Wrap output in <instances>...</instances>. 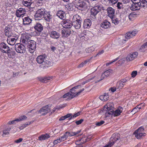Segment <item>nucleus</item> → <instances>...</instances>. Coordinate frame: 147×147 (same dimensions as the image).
<instances>
[{"instance_id": "nucleus-55", "label": "nucleus", "mask_w": 147, "mask_h": 147, "mask_svg": "<svg viewBox=\"0 0 147 147\" xmlns=\"http://www.w3.org/2000/svg\"><path fill=\"white\" fill-rule=\"evenodd\" d=\"M105 123L103 121H101L100 122H97L96 123V125L97 126H100Z\"/></svg>"}, {"instance_id": "nucleus-21", "label": "nucleus", "mask_w": 147, "mask_h": 147, "mask_svg": "<svg viewBox=\"0 0 147 147\" xmlns=\"http://www.w3.org/2000/svg\"><path fill=\"white\" fill-rule=\"evenodd\" d=\"M139 3H133L130 7V9L133 11L140 9L141 6Z\"/></svg>"}, {"instance_id": "nucleus-8", "label": "nucleus", "mask_w": 147, "mask_h": 147, "mask_svg": "<svg viewBox=\"0 0 147 147\" xmlns=\"http://www.w3.org/2000/svg\"><path fill=\"white\" fill-rule=\"evenodd\" d=\"M113 73V70L111 69H108L104 73L102 74L101 77L100 79L95 82V83L99 82L101 80H102L104 79L107 77L110 74H112Z\"/></svg>"}, {"instance_id": "nucleus-12", "label": "nucleus", "mask_w": 147, "mask_h": 147, "mask_svg": "<svg viewBox=\"0 0 147 147\" xmlns=\"http://www.w3.org/2000/svg\"><path fill=\"white\" fill-rule=\"evenodd\" d=\"M114 104L113 103L110 102L107 104L104 108V110L105 111V114L106 113H108V112H110L111 111L113 110L114 108Z\"/></svg>"}, {"instance_id": "nucleus-64", "label": "nucleus", "mask_w": 147, "mask_h": 147, "mask_svg": "<svg viewBox=\"0 0 147 147\" xmlns=\"http://www.w3.org/2000/svg\"><path fill=\"white\" fill-rule=\"evenodd\" d=\"M109 2H111L112 4H115L116 3L118 0H109Z\"/></svg>"}, {"instance_id": "nucleus-52", "label": "nucleus", "mask_w": 147, "mask_h": 147, "mask_svg": "<svg viewBox=\"0 0 147 147\" xmlns=\"http://www.w3.org/2000/svg\"><path fill=\"white\" fill-rule=\"evenodd\" d=\"M144 128L142 127H141L136 130L135 132V133H138V132H139L140 133H142V132L144 131Z\"/></svg>"}, {"instance_id": "nucleus-42", "label": "nucleus", "mask_w": 147, "mask_h": 147, "mask_svg": "<svg viewBox=\"0 0 147 147\" xmlns=\"http://www.w3.org/2000/svg\"><path fill=\"white\" fill-rule=\"evenodd\" d=\"M95 49L93 46H92L89 48L86 49L85 51L86 53H90L94 51Z\"/></svg>"}, {"instance_id": "nucleus-58", "label": "nucleus", "mask_w": 147, "mask_h": 147, "mask_svg": "<svg viewBox=\"0 0 147 147\" xmlns=\"http://www.w3.org/2000/svg\"><path fill=\"white\" fill-rule=\"evenodd\" d=\"M83 121L84 120L83 119H81L79 120L76 121L75 123L77 125H78L81 124Z\"/></svg>"}, {"instance_id": "nucleus-63", "label": "nucleus", "mask_w": 147, "mask_h": 147, "mask_svg": "<svg viewBox=\"0 0 147 147\" xmlns=\"http://www.w3.org/2000/svg\"><path fill=\"white\" fill-rule=\"evenodd\" d=\"M59 139H60V140L61 142L64 141L67 139L65 138V137L63 136H61L59 138Z\"/></svg>"}, {"instance_id": "nucleus-35", "label": "nucleus", "mask_w": 147, "mask_h": 147, "mask_svg": "<svg viewBox=\"0 0 147 147\" xmlns=\"http://www.w3.org/2000/svg\"><path fill=\"white\" fill-rule=\"evenodd\" d=\"M32 3V0H23V4L25 6L28 7Z\"/></svg>"}, {"instance_id": "nucleus-62", "label": "nucleus", "mask_w": 147, "mask_h": 147, "mask_svg": "<svg viewBox=\"0 0 147 147\" xmlns=\"http://www.w3.org/2000/svg\"><path fill=\"white\" fill-rule=\"evenodd\" d=\"M23 140V139L22 138H20L18 140H15V142L16 143H18L21 142Z\"/></svg>"}, {"instance_id": "nucleus-41", "label": "nucleus", "mask_w": 147, "mask_h": 147, "mask_svg": "<svg viewBox=\"0 0 147 147\" xmlns=\"http://www.w3.org/2000/svg\"><path fill=\"white\" fill-rule=\"evenodd\" d=\"M51 78L50 77H45L44 78H41L39 79V80L43 82H46L47 80H50Z\"/></svg>"}, {"instance_id": "nucleus-16", "label": "nucleus", "mask_w": 147, "mask_h": 147, "mask_svg": "<svg viewBox=\"0 0 147 147\" xmlns=\"http://www.w3.org/2000/svg\"><path fill=\"white\" fill-rule=\"evenodd\" d=\"M30 37L28 35H26L24 36L21 38V41L22 43L24 44L26 46L28 44V40H29Z\"/></svg>"}, {"instance_id": "nucleus-45", "label": "nucleus", "mask_w": 147, "mask_h": 147, "mask_svg": "<svg viewBox=\"0 0 147 147\" xmlns=\"http://www.w3.org/2000/svg\"><path fill=\"white\" fill-rule=\"evenodd\" d=\"M16 52L14 51H12L8 55V57L9 58H13L16 55Z\"/></svg>"}, {"instance_id": "nucleus-50", "label": "nucleus", "mask_w": 147, "mask_h": 147, "mask_svg": "<svg viewBox=\"0 0 147 147\" xmlns=\"http://www.w3.org/2000/svg\"><path fill=\"white\" fill-rule=\"evenodd\" d=\"M81 112H79L75 114L74 115L71 116V117L69 119V120H70L72 119L73 118L76 117L79 115Z\"/></svg>"}, {"instance_id": "nucleus-25", "label": "nucleus", "mask_w": 147, "mask_h": 147, "mask_svg": "<svg viewBox=\"0 0 147 147\" xmlns=\"http://www.w3.org/2000/svg\"><path fill=\"white\" fill-rule=\"evenodd\" d=\"M52 65V63L49 61L45 60L43 62V64L40 65V66L42 68H46L50 67Z\"/></svg>"}, {"instance_id": "nucleus-30", "label": "nucleus", "mask_w": 147, "mask_h": 147, "mask_svg": "<svg viewBox=\"0 0 147 147\" xmlns=\"http://www.w3.org/2000/svg\"><path fill=\"white\" fill-rule=\"evenodd\" d=\"M99 98L102 101H106L109 98L108 94L107 93H105L103 95L100 96L99 97Z\"/></svg>"}, {"instance_id": "nucleus-11", "label": "nucleus", "mask_w": 147, "mask_h": 147, "mask_svg": "<svg viewBox=\"0 0 147 147\" xmlns=\"http://www.w3.org/2000/svg\"><path fill=\"white\" fill-rule=\"evenodd\" d=\"M50 37L53 39H58L60 36V33L54 30L50 31L49 32Z\"/></svg>"}, {"instance_id": "nucleus-2", "label": "nucleus", "mask_w": 147, "mask_h": 147, "mask_svg": "<svg viewBox=\"0 0 147 147\" xmlns=\"http://www.w3.org/2000/svg\"><path fill=\"white\" fill-rule=\"evenodd\" d=\"M81 18L79 15L78 14L75 15L72 19V26L76 29H79L81 26Z\"/></svg>"}, {"instance_id": "nucleus-59", "label": "nucleus", "mask_w": 147, "mask_h": 147, "mask_svg": "<svg viewBox=\"0 0 147 147\" xmlns=\"http://www.w3.org/2000/svg\"><path fill=\"white\" fill-rule=\"evenodd\" d=\"M60 142H61V141L60 140V139L59 138L54 140L53 143L54 145H55L57 144L58 143H60Z\"/></svg>"}, {"instance_id": "nucleus-47", "label": "nucleus", "mask_w": 147, "mask_h": 147, "mask_svg": "<svg viewBox=\"0 0 147 147\" xmlns=\"http://www.w3.org/2000/svg\"><path fill=\"white\" fill-rule=\"evenodd\" d=\"M125 38H125L122 39L120 38L119 40V42L120 44H122L124 43L126 41L128 40Z\"/></svg>"}, {"instance_id": "nucleus-54", "label": "nucleus", "mask_w": 147, "mask_h": 147, "mask_svg": "<svg viewBox=\"0 0 147 147\" xmlns=\"http://www.w3.org/2000/svg\"><path fill=\"white\" fill-rule=\"evenodd\" d=\"M70 93H69V92H67V93L65 94L63 96V97L64 98H66L67 96H68L69 97L68 98H67V100H69V98L70 97Z\"/></svg>"}, {"instance_id": "nucleus-60", "label": "nucleus", "mask_w": 147, "mask_h": 147, "mask_svg": "<svg viewBox=\"0 0 147 147\" xmlns=\"http://www.w3.org/2000/svg\"><path fill=\"white\" fill-rule=\"evenodd\" d=\"M134 15V14L133 13H130L129 16L128 17H129V19L130 20H131L133 18V17Z\"/></svg>"}, {"instance_id": "nucleus-14", "label": "nucleus", "mask_w": 147, "mask_h": 147, "mask_svg": "<svg viewBox=\"0 0 147 147\" xmlns=\"http://www.w3.org/2000/svg\"><path fill=\"white\" fill-rule=\"evenodd\" d=\"M138 54V53L135 52L132 53L127 55L126 59L127 61H129L132 60L137 57Z\"/></svg>"}, {"instance_id": "nucleus-48", "label": "nucleus", "mask_w": 147, "mask_h": 147, "mask_svg": "<svg viewBox=\"0 0 147 147\" xmlns=\"http://www.w3.org/2000/svg\"><path fill=\"white\" fill-rule=\"evenodd\" d=\"M20 11V12L21 13V15H23L25 13L26 11L25 9L22 8H20L18 9Z\"/></svg>"}, {"instance_id": "nucleus-44", "label": "nucleus", "mask_w": 147, "mask_h": 147, "mask_svg": "<svg viewBox=\"0 0 147 147\" xmlns=\"http://www.w3.org/2000/svg\"><path fill=\"white\" fill-rule=\"evenodd\" d=\"M117 7L119 9H123L124 8L123 3L120 2H118L117 3Z\"/></svg>"}, {"instance_id": "nucleus-27", "label": "nucleus", "mask_w": 147, "mask_h": 147, "mask_svg": "<svg viewBox=\"0 0 147 147\" xmlns=\"http://www.w3.org/2000/svg\"><path fill=\"white\" fill-rule=\"evenodd\" d=\"M110 26V23L106 20H105L101 24V27L104 28H108Z\"/></svg>"}, {"instance_id": "nucleus-20", "label": "nucleus", "mask_w": 147, "mask_h": 147, "mask_svg": "<svg viewBox=\"0 0 147 147\" xmlns=\"http://www.w3.org/2000/svg\"><path fill=\"white\" fill-rule=\"evenodd\" d=\"M9 47L4 42L0 44V50L3 53H5L7 50L9 48Z\"/></svg>"}, {"instance_id": "nucleus-56", "label": "nucleus", "mask_w": 147, "mask_h": 147, "mask_svg": "<svg viewBox=\"0 0 147 147\" xmlns=\"http://www.w3.org/2000/svg\"><path fill=\"white\" fill-rule=\"evenodd\" d=\"M16 15L18 17H20L22 16V15H21V13L20 12V11L18 9L16 11Z\"/></svg>"}, {"instance_id": "nucleus-43", "label": "nucleus", "mask_w": 147, "mask_h": 147, "mask_svg": "<svg viewBox=\"0 0 147 147\" xmlns=\"http://www.w3.org/2000/svg\"><path fill=\"white\" fill-rule=\"evenodd\" d=\"M11 129V128H7L3 130V134L2 135V136H3V135H6L8 134Z\"/></svg>"}, {"instance_id": "nucleus-28", "label": "nucleus", "mask_w": 147, "mask_h": 147, "mask_svg": "<svg viewBox=\"0 0 147 147\" xmlns=\"http://www.w3.org/2000/svg\"><path fill=\"white\" fill-rule=\"evenodd\" d=\"M43 18H44L46 21L49 22L51 20L52 18V16L50 14L49 12L47 11V13H45Z\"/></svg>"}, {"instance_id": "nucleus-39", "label": "nucleus", "mask_w": 147, "mask_h": 147, "mask_svg": "<svg viewBox=\"0 0 147 147\" xmlns=\"http://www.w3.org/2000/svg\"><path fill=\"white\" fill-rule=\"evenodd\" d=\"M112 18V23H114L115 25H117L120 23V20L117 18L113 17Z\"/></svg>"}, {"instance_id": "nucleus-13", "label": "nucleus", "mask_w": 147, "mask_h": 147, "mask_svg": "<svg viewBox=\"0 0 147 147\" xmlns=\"http://www.w3.org/2000/svg\"><path fill=\"white\" fill-rule=\"evenodd\" d=\"M18 37L17 36H14L13 37H8L7 40L8 43L11 45H13L15 44L16 41L17 40Z\"/></svg>"}, {"instance_id": "nucleus-53", "label": "nucleus", "mask_w": 147, "mask_h": 147, "mask_svg": "<svg viewBox=\"0 0 147 147\" xmlns=\"http://www.w3.org/2000/svg\"><path fill=\"white\" fill-rule=\"evenodd\" d=\"M66 104H63V105H60L55 107L56 109L57 110H59L60 109L63 108L66 106Z\"/></svg>"}, {"instance_id": "nucleus-57", "label": "nucleus", "mask_w": 147, "mask_h": 147, "mask_svg": "<svg viewBox=\"0 0 147 147\" xmlns=\"http://www.w3.org/2000/svg\"><path fill=\"white\" fill-rule=\"evenodd\" d=\"M137 74V72L136 71H133L131 74V76L132 77L134 78Z\"/></svg>"}, {"instance_id": "nucleus-19", "label": "nucleus", "mask_w": 147, "mask_h": 147, "mask_svg": "<svg viewBox=\"0 0 147 147\" xmlns=\"http://www.w3.org/2000/svg\"><path fill=\"white\" fill-rule=\"evenodd\" d=\"M63 26L65 28H70L72 26V23L69 20H66L63 22Z\"/></svg>"}, {"instance_id": "nucleus-17", "label": "nucleus", "mask_w": 147, "mask_h": 147, "mask_svg": "<svg viewBox=\"0 0 147 147\" xmlns=\"http://www.w3.org/2000/svg\"><path fill=\"white\" fill-rule=\"evenodd\" d=\"M107 12L108 16L111 18H112L115 15V10L112 8L109 7L107 8Z\"/></svg>"}, {"instance_id": "nucleus-18", "label": "nucleus", "mask_w": 147, "mask_h": 147, "mask_svg": "<svg viewBox=\"0 0 147 147\" xmlns=\"http://www.w3.org/2000/svg\"><path fill=\"white\" fill-rule=\"evenodd\" d=\"M45 59V57L43 55H39L36 58L37 63L40 64H43Z\"/></svg>"}, {"instance_id": "nucleus-26", "label": "nucleus", "mask_w": 147, "mask_h": 147, "mask_svg": "<svg viewBox=\"0 0 147 147\" xmlns=\"http://www.w3.org/2000/svg\"><path fill=\"white\" fill-rule=\"evenodd\" d=\"M57 16L61 19L64 20L65 19V15L63 11H58L57 13Z\"/></svg>"}, {"instance_id": "nucleus-6", "label": "nucleus", "mask_w": 147, "mask_h": 147, "mask_svg": "<svg viewBox=\"0 0 147 147\" xmlns=\"http://www.w3.org/2000/svg\"><path fill=\"white\" fill-rule=\"evenodd\" d=\"M26 46L29 49V50L30 52L33 53L36 48V42L34 40H29Z\"/></svg>"}, {"instance_id": "nucleus-10", "label": "nucleus", "mask_w": 147, "mask_h": 147, "mask_svg": "<svg viewBox=\"0 0 147 147\" xmlns=\"http://www.w3.org/2000/svg\"><path fill=\"white\" fill-rule=\"evenodd\" d=\"M101 10L100 8L99 5L95 6L92 8L91 10V15L94 18H96V16Z\"/></svg>"}, {"instance_id": "nucleus-23", "label": "nucleus", "mask_w": 147, "mask_h": 147, "mask_svg": "<svg viewBox=\"0 0 147 147\" xmlns=\"http://www.w3.org/2000/svg\"><path fill=\"white\" fill-rule=\"evenodd\" d=\"M91 21L89 19L85 20L84 23V28H88L91 25Z\"/></svg>"}, {"instance_id": "nucleus-38", "label": "nucleus", "mask_w": 147, "mask_h": 147, "mask_svg": "<svg viewBox=\"0 0 147 147\" xmlns=\"http://www.w3.org/2000/svg\"><path fill=\"white\" fill-rule=\"evenodd\" d=\"M141 109L140 105H139L135 108L133 109L131 111V112L132 113V114H134L135 113L138 112V111L140 109Z\"/></svg>"}, {"instance_id": "nucleus-49", "label": "nucleus", "mask_w": 147, "mask_h": 147, "mask_svg": "<svg viewBox=\"0 0 147 147\" xmlns=\"http://www.w3.org/2000/svg\"><path fill=\"white\" fill-rule=\"evenodd\" d=\"M30 123H26L24 124L23 125H22L20 126L19 127V128L21 130L22 129L26 127V125H30Z\"/></svg>"}, {"instance_id": "nucleus-40", "label": "nucleus", "mask_w": 147, "mask_h": 147, "mask_svg": "<svg viewBox=\"0 0 147 147\" xmlns=\"http://www.w3.org/2000/svg\"><path fill=\"white\" fill-rule=\"evenodd\" d=\"M140 50H142L141 51L142 52H144L147 50V43L146 42L144 43L141 46Z\"/></svg>"}, {"instance_id": "nucleus-3", "label": "nucleus", "mask_w": 147, "mask_h": 147, "mask_svg": "<svg viewBox=\"0 0 147 147\" xmlns=\"http://www.w3.org/2000/svg\"><path fill=\"white\" fill-rule=\"evenodd\" d=\"M47 11L44 8L39 9L36 11L34 15V18L36 20H38L42 19L43 18L46 13H47Z\"/></svg>"}, {"instance_id": "nucleus-51", "label": "nucleus", "mask_w": 147, "mask_h": 147, "mask_svg": "<svg viewBox=\"0 0 147 147\" xmlns=\"http://www.w3.org/2000/svg\"><path fill=\"white\" fill-rule=\"evenodd\" d=\"M27 117L24 115L21 117L19 119H17L18 121H19L26 120Z\"/></svg>"}, {"instance_id": "nucleus-32", "label": "nucleus", "mask_w": 147, "mask_h": 147, "mask_svg": "<svg viewBox=\"0 0 147 147\" xmlns=\"http://www.w3.org/2000/svg\"><path fill=\"white\" fill-rule=\"evenodd\" d=\"M32 20L28 17H25L23 19V23L24 25L30 24L32 22Z\"/></svg>"}, {"instance_id": "nucleus-7", "label": "nucleus", "mask_w": 147, "mask_h": 147, "mask_svg": "<svg viewBox=\"0 0 147 147\" xmlns=\"http://www.w3.org/2000/svg\"><path fill=\"white\" fill-rule=\"evenodd\" d=\"M26 46L24 44L21 45L19 43H17L15 45V49L17 52L23 53H25Z\"/></svg>"}, {"instance_id": "nucleus-29", "label": "nucleus", "mask_w": 147, "mask_h": 147, "mask_svg": "<svg viewBox=\"0 0 147 147\" xmlns=\"http://www.w3.org/2000/svg\"><path fill=\"white\" fill-rule=\"evenodd\" d=\"M62 33L63 37H68L71 33V31L70 29L62 30Z\"/></svg>"}, {"instance_id": "nucleus-46", "label": "nucleus", "mask_w": 147, "mask_h": 147, "mask_svg": "<svg viewBox=\"0 0 147 147\" xmlns=\"http://www.w3.org/2000/svg\"><path fill=\"white\" fill-rule=\"evenodd\" d=\"M61 127H57V128L55 129L54 130L53 133H55L56 134H58L60 132L61 130Z\"/></svg>"}, {"instance_id": "nucleus-61", "label": "nucleus", "mask_w": 147, "mask_h": 147, "mask_svg": "<svg viewBox=\"0 0 147 147\" xmlns=\"http://www.w3.org/2000/svg\"><path fill=\"white\" fill-rule=\"evenodd\" d=\"M12 51L10 49L9 47V48L7 50V51H5V53H7L8 55H9V54L11 53V52H12Z\"/></svg>"}, {"instance_id": "nucleus-36", "label": "nucleus", "mask_w": 147, "mask_h": 147, "mask_svg": "<svg viewBox=\"0 0 147 147\" xmlns=\"http://www.w3.org/2000/svg\"><path fill=\"white\" fill-rule=\"evenodd\" d=\"M80 130H79L76 132H72V133H70L69 132L67 131L66 132V134H67L68 137H70L78 134L80 132Z\"/></svg>"}, {"instance_id": "nucleus-22", "label": "nucleus", "mask_w": 147, "mask_h": 147, "mask_svg": "<svg viewBox=\"0 0 147 147\" xmlns=\"http://www.w3.org/2000/svg\"><path fill=\"white\" fill-rule=\"evenodd\" d=\"M137 31L136 30H134L132 32H129L127 33L125 35V38L129 39L131 38L133 36L135 35L137 33Z\"/></svg>"}, {"instance_id": "nucleus-33", "label": "nucleus", "mask_w": 147, "mask_h": 147, "mask_svg": "<svg viewBox=\"0 0 147 147\" xmlns=\"http://www.w3.org/2000/svg\"><path fill=\"white\" fill-rule=\"evenodd\" d=\"M127 80L125 79H123L121 80L117 84H119V87L122 88L125 85V83L127 82Z\"/></svg>"}, {"instance_id": "nucleus-31", "label": "nucleus", "mask_w": 147, "mask_h": 147, "mask_svg": "<svg viewBox=\"0 0 147 147\" xmlns=\"http://www.w3.org/2000/svg\"><path fill=\"white\" fill-rule=\"evenodd\" d=\"M49 134H42L38 137V140L40 141L43 140L47 139L50 137Z\"/></svg>"}, {"instance_id": "nucleus-24", "label": "nucleus", "mask_w": 147, "mask_h": 147, "mask_svg": "<svg viewBox=\"0 0 147 147\" xmlns=\"http://www.w3.org/2000/svg\"><path fill=\"white\" fill-rule=\"evenodd\" d=\"M34 28L35 30L39 32H41L43 30V27L42 24L39 23H37Z\"/></svg>"}, {"instance_id": "nucleus-9", "label": "nucleus", "mask_w": 147, "mask_h": 147, "mask_svg": "<svg viewBox=\"0 0 147 147\" xmlns=\"http://www.w3.org/2000/svg\"><path fill=\"white\" fill-rule=\"evenodd\" d=\"M84 88H82L81 90L79 92H76V91L75 90V89H73L71 90V89L70 90L69 93H70V97L69 98V99L71 100L74 97L78 96L84 90Z\"/></svg>"}, {"instance_id": "nucleus-15", "label": "nucleus", "mask_w": 147, "mask_h": 147, "mask_svg": "<svg viewBox=\"0 0 147 147\" xmlns=\"http://www.w3.org/2000/svg\"><path fill=\"white\" fill-rule=\"evenodd\" d=\"M4 32L5 35L8 37H14L11 32V29L8 26L6 27L5 28Z\"/></svg>"}, {"instance_id": "nucleus-5", "label": "nucleus", "mask_w": 147, "mask_h": 147, "mask_svg": "<svg viewBox=\"0 0 147 147\" xmlns=\"http://www.w3.org/2000/svg\"><path fill=\"white\" fill-rule=\"evenodd\" d=\"M123 109L122 107H120L115 111L112 110L110 112H108V113H106V116L108 117L111 115H113L114 116H118L120 115V114L121 113Z\"/></svg>"}, {"instance_id": "nucleus-1", "label": "nucleus", "mask_w": 147, "mask_h": 147, "mask_svg": "<svg viewBox=\"0 0 147 147\" xmlns=\"http://www.w3.org/2000/svg\"><path fill=\"white\" fill-rule=\"evenodd\" d=\"M74 5L76 8L81 10L88 9L90 6L89 2L87 0L83 1L81 0H75Z\"/></svg>"}, {"instance_id": "nucleus-4", "label": "nucleus", "mask_w": 147, "mask_h": 147, "mask_svg": "<svg viewBox=\"0 0 147 147\" xmlns=\"http://www.w3.org/2000/svg\"><path fill=\"white\" fill-rule=\"evenodd\" d=\"M48 105H46L41 108L40 110L37 111L38 114H40L41 115H45L51 111V108Z\"/></svg>"}, {"instance_id": "nucleus-34", "label": "nucleus", "mask_w": 147, "mask_h": 147, "mask_svg": "<svg viewBox=\"0 0 147 147\" xmlns=\"http://www.w3.org/2000/svg\"><path fill=\"white\" fill-rule=\"evenodd\" d=\"M134 134L135 135V137L138 139L140 138L143 136H145V133H140L139 132L138 133H135V132H134Z\"/></svg>"}, {"instance_id": "nucleus-37", "label": "nucleus", "mask_w": 147, "mask_h": 147, "mask_svg": "<svg viewBox=\"0 0 147 147\" xmlns=\"http://www.w3.org/2000/svg\"><path fill=\"white\" fill-rule=\"evenodd\" d=\"M140 5L141 7L144 8L147 7V2L145 0H142Z\"/></svg>"}]
</instances>
